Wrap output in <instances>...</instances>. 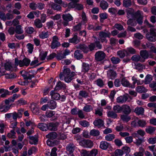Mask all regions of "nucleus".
I'll return each mask as SVG.
<instances>
[{"label":"nucleus","mask_w":156,"mask_h":156,"mask_svg":"<svg viewBox=\"0 0 156 156\" xmlns=\"http://www.w3.org/2000/svg\"><path fill=\"white\" fill-rule=\"evenodd\" d=\"M75 74V72H71L69 68L64 67L63 71L60 73L59 76L60 80H64L66 82L68 83L71 82Z\"/></svg>","instance_id":"1"},{"label":"nucleus","mask_w":156,"mask_h":156,"mask_svg":"<svg viewBox=\"0 0 156 156\" xmlns=\"http://www.w3.org/2000/svg\"><path fill=\"white\" fill-rule=\"evenodd\" d=\"M30 59L25 58L23 60H19L18 58H16L15 59L14 65L17 66L19 65L20 67L24 66H28L30 64Z\"/></svg>","instance_id":"2"},{"label":"nucleus","mask_w":156,"mask_h":156,"mask_svg":"<svg viewBox=\"0 0 156 156\" xmlns=\"http://www.w3.org/2000/svg\"><path fill=\"white\" fill-rule=\"evenodd\" d=\"M155 29L151 28L150 32L147 33L146 35V37L148 41L151 42H154L156 40V33Z\"/></svg>","instance_id":"3"},{"label":"nucleus","mask_w":156,"mask_h":156,"mask_svg":"<svg viewBox=\"0 0 156 156\" xmlns=\"http://www.w3.org/2000/svg\"><path fill=\"white\" fill-rule=\"evenodd\" d=\"M140 55L142 58L141 61V62H144L145 60L148 58H152L153 57L150 52H149L146 50H141L140 52Z\"/></svg>","instance_id":"4"},{"label":"nucleus","mask_w":156,"mask_h":156,"mask_svg":"<svg viewBox=\"0 0 156 156\" xmlns=\"http://www.w3.org/2000/svg\"><path fill=\"white\" fill-rule=\"evenodd\" d=\"M70 53V51L67 49H66L63 51H60L57 53L56 58L58 60H61L63 58H66V56L69 55Z\"/></svg>","instance_id":"5"},{"label":"nucleus","mask_w":156,"mask_h":156,"mask_svg":"<svg viewBox=\"0 0 156 156\" xmlns=\"http://www.w3.org/2000/svg\"><path fill=\"white\" fill-rule=\"evenodd\" d=\"M58 41V37L56 36H54L52 37V40L50 45L51 48H57L61 45V44Z\"/></svg>","instance_id":"6"},{"label":"nucleus","mask_w":156,"mask_h":156,"mask_svg":"<svg viewBox=\"0 0 156 156\" xmlns=\"http://www.w3.org/2000/svg\"><path fill=\"white\" fill-rule=\"evenodd\" d=\"M134 16L137 23L141 25L143 22V16L141 14V12L140 10L137 11L134 13Z\"/></svg>","instance_id":"7"},{"label":"nucleus","mask_w":156,"mask_h":156,"mask_svg":"<svg viewBox=\"0 0 156 156\" xmlns=\"http://www.w3.org/2000/svg\"><path fill=\"white\" fill-rule=\"evenodd\" d=\"M79 144L81 146L86 148H91L93 146V143L91 140H87L80 141Z\"/></svg>","instance_id":"8"},{"label":"nucleus","mask_w":156,"mask_h":156,"mask_svg":"<svg viewBox=\"0 0 156 156\" xmlns=\"http://www.w3.org/2000/svg\"><path fill=\"white\" fill-rule=\"evenodd\" d=\"M95 59L97 61H101L105 58L106 55L102 51L97 52L95 55Z\"/></svg>","instance_id":"9"},{"label":"nucleus","mask_w":156,"mask_h":156,"mask_svg":"<svg viewBox=\"0 0 156 156\" xmlns=\"http://www.w3.org/2000/svg\"><path fill=\"white\" fill-rule=\"evenodd\" d=\"M99 36L100 39L102 43L105 42L106 43L108 41V40L106 39V37H110V33L101 31L99 33Z\"/></svg>","instance_id":"10"},{"label":"nucleus","mask_w":156,"mask_h":156,"mask_svg":"<svg viewBox=\"0 0 156 156\" xmlns=\"http://www.w3.org/2000/svg\"><path fill=\"white\" fill-rule=\"evenodd\" d=\"M5 69L7 70L12 71L16 70V66L13 67V64L11 62H7L4 65Z\"/></svg>","instance_id":"11"},{"label":"nucleus","mask_w":156,"mask_h":156,"mask_svg":"<svg viewBox=\"0 0 156 156\" xmlns=\"http://www.w3.org/2000/svg\"><path fill=\"white\" fill-rule=\"evenodd\" d=\"M131 112V109L130 106L127 105H122V112L123 114L129 115Z\"/></svg>","instance_id":"12"},{"label":"nucleus","mask_w":156,"mask_h":156,"mask_svg":"<svg viewBox=\"0 0 156 156\" xmlns=\"http://www.w3.org/2000/svg\"><path fill=\"white\" fill-rule=\"evenodd\" d=\"M76 148V146L72 142L69 143L66 147L67 151L69 152V154H71L73 152Z\"/></svg>","instance_id":"13"},{"label":"nucleus","mask_w":156,"mask_h":156,"mask_svg":"<svg viewBox=\"0 0 156 156\" xmlns=\"http://www.w3.org/2000/svg\"><path fill=\"white\" fill-rule=\"evenodd\" d=\"M110 146V144L107 142L105 141H102L100 143L99 147L102 150H106Z\"/></svg>","instance_id":"14"},{"label":"nucleus","mask_w":156,"mask_h":156,"mask_svg":"<svg viewBox=\"0 0 156 156\" xmlns=\"http://www.w3.org/2000/svg\"><path fill=\"white\" fill-rule=\"evenodd\" d=\"M128 99V96L126 95L120 96L117 98V102L119 103H125Z\"/></svg>","instance_id":"15"},{"label":"nucleus","mask_w":156,"mask_h":156,"mask_svg":"<svg viewBox=\"0 0 156 156\" xmlns=\"http://www.w3.org/2000/svg\"><path fill=\"white\" fill-rule=\"evenodd\" d=\"M76 47V48L81 50L85 53H87L89 51L88 47L85 44H80Z\"/></svg>","instance_id":"16"},{"label":"nucleus","mask_w":156,"mask_h":156,"mask_svg":"<svg viewBox=\"0 0 156 156\" xmlns=\"http://www.w3.org/2000/svg\"><path fill=\"white\" fill-rule=\"evenodd\" d=\"M93 124L95 126L98 128L104 126V121L101 119H96L93 122Z\"/></svg>","instance_id":"17"},{"label":"nucleus","mask_w":156,"mask_h":156,"mask_svg":"<svg viewBox=\"0 0 156 156\" xmlns=\"http://www.w3.org/2000/svg\"><path fill=\"white\" fill-rule=\"evenodd\" d=\"M83 55L82 52L79 50H76L74 53V57L78 60L83 58Z\"/></svg>","instance_id":"18"},{"label":"nucleus","mask_w":156,"mask_h":156,"mask_svg":"<svg viewBox=\"0 0 156 156\" xmlns=\"http://www.w3.org/2000/svg\"><path fill=\"white\" fill-rule=\"evenodd\" d=\"M107 76L110 79H113L116 76V72L112 70H109L107 72Z\"/></svg>","instance_id":"19"},{"label":"nucleus","mask_w":156,"mask_h":156,"mask_svg":"<svg viewBox=\"0 0 156 156\" xmlns=\"http://www.w3.org/2000/svg\"><path fill=\"white\" fill-rule=\"evenodd\" d=\"M50 94L52 99H53L58 100L59 99L60 97V96L58 93L55 92L53 90L50 92Z\"/></svg>","instance_id":"20"},{"label":"nucleus","mask_w":156,"mask_h":156,"mask_svg":"<svg viewBox=\"0 0 156 156\" xmlns=\"http://www.w3.org/2000/svg\"><path fill=\"white\" fill-rule=\"evenodd\" d=\"M62 18L64 21L69 22L73 20V18L69 13L63 14L62 15Z\"/></svg>","instance_id":"21"},{"label":"nucleus","mask_w":156,"mask_h":156,"mask_svg":"<svg viewBox=\"0 0 156 156\" xmlns=\"http://www.w3.org/2000/svg\"><path fill=\"white\" fill-rule=\"evenodd\" d=\"M47 105L48 108L51 109H55L56 108L57 106L56 102L52 100L48 102Z\"/></svg>","instance_id":"22"},{"label":"nucleus","mask_w":156,"mask_h":156,"mask_svg":"<svg viewBox=\"0 0 156 156\" xmlns=\"http://www.w3.org/2000/svg\"><path fill=\"white\" fill-rule=\"evenodd\" d=\"M121 84L122 85L126 87H130V83L129 81L125 77L123 78L121 80Z\"/></svg>","instance_id":"23"},{"label":"nucleus","mask_w":156,"mask_h":156,"mask_svg":"<svg viewBox=\"0 0 156 156\" xmlns=\"http://www.w3.org/2000/svg\"><path fill=\"white\" fill-rule=\"evenodd\" d=\"M71 2L67 5L69 9L74 8L76 6V3L79 2V0H70Z\"/></svg>","instance_id":"24"},{"label":"nucleus","mask_w":156,"mask_h":156,"mask_svg":"<svg viewBox=\"0 0 156 156\" xmlns=\"http://www.w3.org/2000/svg\"><path fill=\"white\" fill-rule=\"evenodd\" d=\"M50 34V32L48 31H43L39 34V36L40 38L44 39L48 38Z\"/></svg>","instance_id":"25"},{"label":"nucleus","mask_w":156,"mask_h":156,"mask_svg":"<svg viewBox=\"0 0 156 156\" xmlns=\"http://www.w3.org/2000/svg\"><path fill=\"white\" fill-rule=\"evenodd\" d=\"M70 43L77 44L80 42V40L78 39L77 34H75L73 37L69 40Z\"/></svg>","instance_id":"26"},{"label":"nucleus","mask_w":156,"mask_h":156,"mask_svg":"<svg viewBox=\"0 0 156 156\" xmlns=\"http://www.w3.org/2000/svg\"><path fill=\"white\" fill-rule=\"evenodd\" d=\"M107 116L112 119H116L118 117V115L114 111H109L107 113Z\"/></svg>","instance_id":"27"},{"label":"nucleus","mask_w":156,"mask_h":156,"mask_svg":"<svg viewBox=\"0 0 156 156\" xmlns=\"http://www.w3.org/2000/svg\"><path fill=\"white\" fill-rule=\"evenodd\" d=\"M10 108V107L2 103L0 105V111L2 112H6Z\"/></svg>","instance_id":"28"},{"label":"nucleus","mask_w":156,"mask_h":156,"mask_svg":"<svg viewBox=\"0 0 156 156\" xmlns=\"http://www.w3.org/2000/svg\"><path fill=\"white\" fill-rule=\"evenodd\" d=\"M47 128L48 129L52 131H55L57 129V127L56 124L53 122L49 123L47 126Z\"/></svg>","instance_id":"29"},{"label":"nucleus","mask_w":156,"mask_h":156,"mask_svg":"<svg viewBox=\"0 0 156 156\" xmlns=\"http://www.w3.org/2000/svg\"><path fill=\"white\" fill-rule=\"evenodd\" d=\"M134 112L138 115H143L144 112V109L142 107H137L136 108Z\"/></svg>","instance_id":"30"},{"label":"nucleus","mask_w":156,"mask_h":156,"mask_svg":"<svg viewBox=\"0 0 156 156\" xmlns=\"http://www.w3.org/2000/svg\"><path fill=\"white\" fill-rule=\"evenodd\" d=\"M30 140L29 143L32 144H37L38 142L37 139L36 137L32 136H29V137Z\"/></svg>","instance_id":"31"},{"label":"nucleus","mask_w":156,"mask_h":156,"mask_svg":"<svg viewBox=\"0 0 156 156\" xmlns=\"http://www.w3.org/2000/svg\"><path fill=\"white\" fill-rule=\"evenodd\" d=\"M46 137L51 140H53L57 138V134L55 132H51L46 136Z\"/></svg>","instance_id":"32"},{"label":"nucleus","mask_w":156,"mask_h":156,"mask_svg":"<svg viewBox=\"0 0 156 156\" xmlns=\"http://www.w3.org/2000/svg\"><path fill=\"white\" fill-rule=\"evenodd\" d=\"M90 68L89 65L88 64L83 63L82 66V72L85 73L88 71Z\"/></svg>","instance_id":"33"},{"label":"nucleus","mask_w":156,"mask_h":156,"mask_svg":"<svg viewBox=\"0 0 156 156\" xmlns=\"http://www.w3.org/2000/svg\"><path fill=\"white\" fill-rule=\"evenodd\" d=\"M136 91L139 93L146 92L147 90L143 86H138L136 88Z\"/></svg>","instance_id":"34"},{"label":"nucleus","mask_w":156,"mask_h":156,"mask_svg":"<svg viewBox=\"0 0 156 156\" xmlns=\"http://www.w3.org/2000/svg\"><path fill=\"white\" fill-rule=\"evenodd\" d=\"M156 128L151 126H148L145 129L146 132L150 134L153 133L155 131Z\"/></svg>","instance_id":"35"},{"label":"nucleus","mask_w":156,"mask_h":156,"mask_svg":"<svg viewBox=\"0 0 156 156\" xmlns=\"http://www.w3.org/2000/svg\"><path fill=\"white\" fill-rule=\"evenodd\" d=\"M59 142L57 140H55L53 141L50 140H48L47 141V144L49 146L52 147L55 145L58 144Z\"/></svg>","instance_id":"36"},{"label":"nucleus","mask_w":156,"mask_h":156,"mask_svg":"<svg viewBox=\"0 0 156 156\" xmlns=\"http://www.w3.org/2000/svg\"><path fill=\"white\" fill-rule=\"evenodd\" d=\"M127 24L128 26H135L137 24V22L134 19H129L127 21Z\"/></svg>","instance_id":"37"},{"label":"nucleus","mask_w":156,"mask_h":156,"mask_svg":"<svg viewBox=\"0 0 156 156\" xmlns=\"http://www.w3.org/2000/svg\"><path fill=\"white\" fill-rule=\"evenodd\" d=\"M34 24L37 27L39 28H41L43 26L41 20L39 19H36L34 20Z\"/></svg>","instance_id":"38"},{"label":"nucleus","mask_w":156,"mask_h":156,"mask_svg":"<svg viewBox=\"0 0 156 156\" xmlns=\"http://www.w3.org/2000/svg\"><path fill=\"white\" fill-rule=\"evenodd\" d=\"M128 115L125 114L121 115L120 116L121 119L124 122H127L131 119V118Z\"/></svg>","instance_id":"39"},{"label":"nucleus","mask_w":156,"mask_h":156,"mask_svg":"<svg viewBox=\"0 0 156 156\" xmlns=\"http://www.w3.org/2000/svg\"><path fill=\"white\" fill-rule=\"evenodd\" d=\"M152 76L150 75H147L145 79L144 83L145 84H148L152 80Z\"/></svg>","instance_id":"40"},{"label":"nucleus","mask_w":156,"mask_h":156,"mask_svg":"<svg viewBox=\"0 0 156 156\" xmlns=\"http://www.w3.org/2000/svg\"><path fill=\"white\" fill-rule=\"evenodd\" d=\"M15 32L16 34H21L23 33V31L22 29L21 25H18L16 26L15 29Z\"/></svg>","instance_id":"41"},{"label":"nucleus","mask_w":156,"mask_h":156,"mask_svg":"<svg viewBox=\"0 0 156 156\" xmlns=\"http://www.w3.org/2000/svg\"><path fill=\"white\" fill-rule=\"evenodd\" d=\"M145 66L141 63H138L135 65V69L140 71H141L143 69H145Z\"/></svg>","instance_id":"42"},{"label":"nucleus","mask_w":156,"mask_h":156,"mask_svg":"<svg viewBox=\"0 0 156 156\" xmlns=\"http://www.w3.org/2000/svg\"><path fill=\"white\" fill-rule=\"evenodd\" d=\"M122 106H120L119 105H116L114 106L113 110L116 113H120L122 112Z\"/></svg>","instance_id":"43"},{"label":"nucleus","mask_w":156,"mask_h":156,"mask_svg":"<svg viewBox=\"0 0 156 156\" xmlns=\"http://www.w3.org/2000/svg\"><path fill=\"white\" fill-rule=\"evenodd\" d=\"M100 6L103 9H106L108 7V4L105 1H102L100 2Z\"/></svg>","instance_id":"44"},{"label":"nucleus","mask_w":156,"mask_h":156,"mask_svg":"<svg viewBox=\"0 0 156 156\" xmlns=\"http://www.w3.org/2000/svg\"><path fill=\"white\" fill-rule=\"evenodd\" d=\"M79 123L81 126L85 127H88L90 125L89 122L86 120L80 121Z\"/></svg>","instance_id":"45"},{"label":"nucleus","mask_w":156,"mask_h":156,"mask_svg":"<svg viewBox=\"0 0 156 156\" xmlns=\"http://www.w3.org/2000/svg\"><path fill=\"white\" fill-rule=\"evenodd\" d=\"M52 8L55 10L58 11L61 10V7L60 5L55 3H52L51 5Z\"/></svg>","instance_id":"46"},{"label":"nucleus","mask_w":156,"mask_h":156,"mask_svg":"<svg viewBox=\"0 0 156 156\" xmlns=\"http://www.w3.org/2000/svg\"><path fill=\"white\" fill-rule=\"evenodd\" d=\"M131 59L134 62H138L140 61L141 62V58L140 56L139 55H134L132 56Z\"/></svg>","instance_id":"47"},{"label":"nucleus","mask_w":156,"mask_h":156,"mask_svg":"<svg viewBox=\"0 0 156 156\" xmlns=\"http://www.w3.org/2000/svg\"><path fill=\"white\" fill-rule=\"evenodd\" d=\"M132 5V2L131 0H124L123 2V6L127 8L130 6Z\"/></svg>","instance_id":"48"},{"label":"nucleus","mask_w":156,"mask_h":156,"mask_svg":"<svg viewBox=\"0 0 156 156\" xmlns=\"http://www.w3.org/2000/svg\"><path fill=\"white\" fill-rule=\"evenodd\" d=\"M65 84L62 83L60 81H58L55 87V90H57L60 89L65 87Z\"/></svg>","instance_id":"49"},{"label":"nucleus","mask_w":156,"mask_h":156,"mask_svg":"<svg viewBox=\"0 0 156 156\" xmlns=\"http://www.w3.org/2000/svg\"><path fill=\"white\" fill-rule=\"evenodd\" d=\"M16 134L14 130H12L10 133H8L7 136L9 138L15 139L16 137Z\"/></svg>","instance_id":"50"},{"label":"nucleus","mask_w":156,"mask_h":156,"mask_svg":"<svg viewBox=\"0 0 156 156\" xmlns=\"http://www.w3.org/2000/svg\"><path fill=\"white\" fill-rule=\"evenodd\" d=\"M105 139L107 141H111L115 138V135L112 134H109L105 137Z\"/></svg>","instance_id":"51"},{"label":"nucleus","mask_w":156,"mask_h":156,"mask_svg":"<svg viewBox=\"0 0 156 156\" xmlns=\"http://www.w3.org/2000/svg\"><path fill=\"white\" fill-rule=\"evenodd\" d=\"M45 124H44L42 123H39L38 124L37 127L43 131H46L47 129V126Z\"/></svg>","instance_id":"52"},{"label":"nucleus","mask_w":156,"mask_h":156,"mask_svg":"<svg viewBox=\"0 0 156 156\" xmlns=\"http://www.w3.org/2000/svg\"><path fill=\"white\" fill-rule=\"evenodd\" d=\"M90 134L91 136H97L99 135L100 132L98 130L93 129L90 131Z\"/></svg>","instance_id":"53"},{"label":"nucleus","mask_w":156,"mask_h":156,"mask_svg":"<svg viewBox=\"0 0 156 156\" xmlns=\"http://www.w3.org/2000/svg\"><path fill=\"white\" fill-rule=\"evenodd\" d=\"M99 16L100 17V21L101 22H103V20L106 19L108 18V15L106 13H103L99 14Z\"/></svg>","instance_id":"54"},{"label":"nucleus","mask_w":156,"mask_h":156,"mask_svg":"<svg viewBox=\"0 0 156 156\" xmlns=\"http://www.w3.org/2000/svg\"><path fill=\"white\" fill-rule=\"evenodd\" d=\"M88 93L85 90H82L80 91L79 95L84 98H86L88 96Z\"/></svg>","instance_id":"55"},{"label":"nucleus","mask_w":156,"mask_h":156,"mask_svg":"<svg viewBox=\"0 0 156 156\" xmlns=\"http://www.w3.org/2000/svg\"><path fill=\"white\" fill-rule=\"evenodd\" d=\"M97 85L100 87H102L104 85V83L103 81L101 79H98L95 81Z\"/></svg>","instance_id":"56"},{"label":"nucleus","mask_w":156,"mask_h":156,"mask_svg":"<svg viewBox=\"0 0 156 156\" xmlns=\"http://www.w3.org/2000/svg\"><path fill=\"white\" fill-rule=\"evenodd\" d=\"M93 109L92 106L90 105H87L83 108V110L86 112H89Z\"/></svg>","instance_id":"57"},{"label":"nucleus","mask_w":156,"mask_h":156,"mask_svg":"<svg viewBox=\"0 0 156 156\" xmlns=\"http://www.w3.org/2000/svg\"><path fill=\"white\" fill-rule=\"evenodd\" d=\"M111 60L112 63L114 64H117L119 63L120 61V60L119 58L115 57H113L111 58Z\"/></svg>","instance_id":"58"},{"label":"nucleus","mask_w":156,"mask_h":156,"mask_svg":"<svg viewBox=\"0 0 156 156\" xmlns=\"http://www.w3.org/2000/svg\"><path fill=\"white\" fill-rule=\"evenodd\" d=\"M27 46L28 49V52L30 54L31 53L34 49V45L31 43H29L27 44Z\"/></svg>","instance_id":"59"},{"label":"nucleus","mask_w":156,"mask_h":156,"mask_svg":"<svg viewBox=\"0 0 156 156\" xmlns=\"http://www.w3.org/2000/svg\"><path fill=\"white\" fill-rule=\"evenodd\" d=\"M126 51L125 50L123 51H119L117 52V54L121 58H123L125 56Z\"/></svg>","instance_id":"60"},{"label":"nucleus","mask_w":156,"mask_h":156,"mask_svg":"<svg viewBox=\"0 0 156 156\" xmlns=\"http://www.w3.org/2000/svg\"><path fill=\"white\" fill-rule=\"evenodd\" d=\"M118 43V40L114 38H111L110 39V43L112 46H115Z\"/></svg>","instance_id":"61"},{"label":"nucleus","mask_w":156,"mask_h":156,"mask_svg":"<svg viewBox=\"0 0 156 156\" xmlns=\"http://www.w3.org/2000/svg\"><path fill=\"white\" fill-rule=\"evenodd\" d=\"M99 39H96V40H94V43L95 44V46H96L99 49H101L102 48V45L100 44Z\"/></svg>","instance_id":"62"},{"label":"nucleus","mask_w":156,"mask_h":156,"mask_svg":"<svg viewBox=\"0 0 156 156\" xmlns=\"http://www.w3.org/2000/svg\"><path fill=\"white\" fill-rule=\"evenodd\" d=\"M77 115H78V117L80 119H83L85 117L84 113L81 110H79L78 111V114Z\"/></svg>","instance_id":"63"},{"label":"nucleus","mask_w":156,"mask_h":156,"mask_svg":"<svg viewBox=\"0 0 156 156\" xmlns=\"http://www.w3.org/2000/svg\"><path fill=\"white\" fill-rule=\"evenodd\" d=\"M147 142L151 144H153L156 143V137H150L147 140Z\"/></svg>","instance_id":"64"}]
</instances>
